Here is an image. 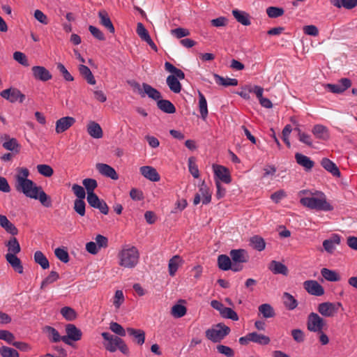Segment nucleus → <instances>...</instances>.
<instances>
[{
  "label": "nucleus",
  "instance_id": "35",
  "mask_svg": "<svg viewBox=\"0 0 357 357\" xmlns=\"http://www.w3.org/2000/svg\"><path fill=\"white\" fill-rule=\"evenodd\" d=\"M250 333L251 342L254 343L259 344L260 345H267L270 343L269 337L258 333L257 332H252Z\"/></svg>",
  "mask_w": 357,
  "mask_h": 357
},
{
  "label": "nucleus",
  "instance_id": "32",
  "mask_svg": "<svg viewBox=\"0 0 357 357\" xmlns=\"http://www.w3.org/2000/svg\"><path fill=\"white\" fill-rule=\"evenodd\" d=\"M80 75L86 80L89 84H95L96 79L93 75L91 70L84 65H79L78 67Z\"/></svg>",
  "mask_w": 357,
  "mask_h": 357
},
{
  "label": "nucleus",
  "instance_id": "57",
  "mask_svg": "<svg viewBox=\"0 0 357 357\" xmlns=\"http://www.w3.org/2000/svg\"><path fill=\"white\" fill-rule=\"evenodd\" d=\"M216 349L218 353L226 356L227 357H234V350L228 346L218 344L216 347Z\"/></svg>",
  "mask_w": 357,
  "mask_h": 357
},
{
  "label": "nucleus",
  "instance_id": "38",
  "mask_svg": "<svg viewBox=\"0 0 357 357\" xmlns=\"http://www.w3.org/2000/svg\"><path fill=\"white\" fill-rule=\"evenodd\" d=\"M6 246L8 248V251L7 254L17 255L21 250L20 245L15 237H11L6 243Z\"/></svg>",
  "mask_w": 357,
  "mask_h": 357
},
{
  "label": "nucleus",
  "instance_id": "64",
  "mask_svg": "<svg viewBox=\"0 0 357 357\" xmlns=\"http://www.w3.org/2000/svg\"><path fill=\"white\" fill-rule=\"evenodd\" d=\"M124 301V296L123 293L121 290H117L115 292L114 297V305L119 308L120 305L123 303Z\"/></svg>",
  "mask_w": 357,
  "mask_h": 357
},
{
  "label": "nucleus",
  "instance_id": "63",
  "mask_svg": "<svg viewBox=\"0 0 357 357\" xmlns=\"http://www.w3.org/2000/svg\"><path fill=\"white\" fill-rule=\"evenodd\" d=\"M171 34L177 38H181L190 35L188 29L184 28H176L171 30Z\"/></svg>",
  "mask_w": 357,
  "mask_h": 357
},
{
  "label": "nucleus",
  "instance_id": "50",
  "mask_svg": "<svg viewBox=\"0 0 357 357\" xmlns=\"http://www.w3.org/2000/svg\"><path fill=\"white\" fill-rule=\"evenodd\" d=\"M187 309L184 305L176 304L172 308L171 313L173 317L180 318L186 314Z\"/></svg>",
  "mask_w": 357,
  "mask_h": 357
},
{
  "label": "nucleus",
  "instance_id": "6",
  "mask_svg": "<svg viewBox=\"0 0 357 357\" xmlns=\"http://www.w3.org/2000/svg\"><path fill=\"white\" fill-rule=\"evenodd\" d=\"M314 210L325 212L333 210V206L328 200L326 195L321 191L314 192Z\"/></svg>",
  "mask_w": 357,
  "mask_h": 357
},
{
  "label": "nucleus",
  "instance_id": "36",
  "mask_svg": "<svg viewBox=\"0 0 357 357\" xmlns=\"http://www.w3.org/2000/svg\"><path fill=\"white\" fill-rule=\"evenodd\" d=\"M321 273L325 280L330 282H337L341 279L340 276L336 271L330 270L326 268H323L321 270Z\"/></svg>",
  "mask_w": 357,
  "mask_h": 357
},
{
  "label": "nucleus",
  "instance_id": "8",
  "mask_svg": "<svg viewBox=\"0 0 357 357\" xmlns=\"http://www.w3.org/2000/svg\"><path fill=\"white\" fill-rule=\"evenodd\" d=\"M1 96L10 102H15L19 101L22 102L25 100V96L21 93V91L15 88H10L3 90L1 93Z\"/></svg>",
  "mask_w": 357,
  "mask_h": 357
},
{
  "label": "nucleus",
  "instance_id": "55",
  "mask_svg": "<svg viewBox=\"0 0 357 357\" xmlns=\"http://www.w3.org/2000/svg\"><path fill=\"white\" fill-rule=\"evenodd\" d=\"M188 168L189 172L192 174V176L197 178L199 176V172L198 169V167L195 163V158L192 157H190L188 158Z\"/></svg>",
  "mask_w": 357,
  "mask_h": 357
},
{
  "label": "nucleus",
  "instance_id": "12",
  "mask_svg": "<svg viewBox=\"0 0 357 357\" xmlns=\"http://www.w3.org/2000/svg\"><path fill=\"white\" fill-rule=\"evenodd\" d=\"M96 168L98 172L106 177L110 178L113 180H117L119 176L116 170L111 166L104 163H97Z\"/></svg>",
  "mask_w": 357,
  "mask_h": 357
},
{
  "label": "nucleus",
  "instance_id": "13",
  "mask_svg": "<svg viewBox=\"0 0 357 357\" xmlns=\"http://www.w3.org/2000/svg\"><path fill=\"white\" fill-rule=\"evenodd\" d=\"M33 76L36 79L46 82L52 79V76L50 71L45 67L40 66H33L31 68Z\"/></svg>",
  "mask_w": 357,
  "mask_h": 357
},
{
  "label": "nucleus",
  "instance_id": "16",
  "mask_svg": "<svg viewBox=\"0 0 357 357\" xmlns=\"http://www.w3.org/2000/svg\"><path fill=\"white\" fill-rule=\"evenodd\" d=\"M215 176L225 183L231 182V176L229 170L222 165H213Z\"/></svg>",
  "mask_w": 357,
  "mask_h": 357
},
{
  "label": "nucleus",
  "instance_id": "53",
  "mask_svg": "<svg viewBox=\"0 0 357 357\" xmlns=\"http://www.w3.org/2000/svg\"><path fill=\"white\" fill-rule=\"evenodd\" d=\"M284 10L282 8L271 6L267 8L266 13L271 18H276L284 14Z\"/></svg>",
  "mask_w": 357,
  "mask_h": 357
},
{
  "label": "nucleus",
  "instance_id": "43",
  "mask_svg": "<svg viewBox=\"0 0 357 357\" xmlns=\"http://www.w3.org/2000/svg\"><path fill=\"white\" fill-rule=\"evenodd\" d=\"M34 261L39 264L42 268L47 269L50 267V263L47 257L41 251H36L34 253Z\"/></svg>",
  "mask_w": 357,
  "mask_h": 357
},
{
  "label": "nucleus",
  "instance_id": "18",
  "mask_svg": "<svg viewBox=\"0 0 357 357\" xmlns=\"http://www.w3.org/2000/svg\"><path fill=\"white\" fill-rule=\"evenodd\" d=\"M98 17L100 18V24L105 27L110 33H114L115 29L108 13L105 10H101L98 13Z\"/></svg>",
  "mask_w": 357,
  "mask_h": 357
},
{
  "label": "nucleus",
  "instance_id": "7",
  "mask_svg": "<svg viewBox=\"0 0 357 357\" xmlns=\"http://www.w3.org/2000/svg\"><path fill=\"white\" fill-rule=\"evenodd\" d=\"M341 307L342 303L339 302H324L318 305L317 310L322 316L331 317H333Z\"/></svg>",
  "mask_w": 357,
  "mask_h": 357
},
{
  "label": "nucleus",
  "instance_id": "24",
  "mask_svg": "<svg viewBox=\"0 0 357 357\" xmlns=\"http://www.w3.org/2000/svg\"><path fill=\"white\" fill-rule=\"evenodd\" d=\"M87 132L90 136L96 139H100L102 137V130L100 126L95 122L90 121L87 125Z\"/></svg>",
  "mask_w": 357,
  "mask_h": 357
},
{
  "label": "nucleus",
  "instance_id": "51",
  "mask_svg": "<svg viewBox=\"0 0 357 357\" xmlns=\"http://www.w3.org/2000/svg\"><path fill=\"white\" fill-rule=\"evenodd\" d=\"M0 354L2 357H20L17 350L6 346L0 348Z\"/></svg>",
  "mask_w": 357,
  "mask_h": 357
},
{
  "label": "nucleus",
  "instance_id": "62",
  "mask_svg": "<svg viewBox=\"0 0 357 357\" xmlns=\"http://www.w3.org/2000/svg\"><path fill=\"white\" fill-rule=\"evenodd\" d=\"M109 329L120 336L123 337L126 334V331L116 322H111L109 325Z\"/></svg>",
  "mask_w": 357,
  "mask_h": 357
},
{
  "label": "nucleus",
  "instance_id": "42",
  "mask_svg": "<svg viewBox=\"0 0 357 357\" xmlns=\"http://www.w3.org/2000/svg\"><path fill=\"white\" fill-rule=\"evenodd\" d=\"M218 264L220 269L228 271L231 267V259L225 255H220L218 258Z\"/></svg>",
  "mask_w": 357,
  "mask_h": 357
},
{
  "label": "nucleus",
  "instance_id": "31",
  "mask_svg": "<svg viewBox=\"0 0 357 357\" xmlns=\"http://www.w3.org/2000/svg\"><path fill=\"white\" fill-rule=\"evenodd\" d=\"M66 332L68 337L73 341H78L81 339L82 332L73 324H67L66 326Z\"/></svg>",
  "mask_w": 357,
  "mask_h": 357
},
{
  "label": "nucleus",
  "instance_id": "54",
  "mask_svg": "<svg viewBox=\"0 0 357 357\" xmlns=\"http://www.w3.org/2000/svg\"><path fill=\"white\" fill-rule=\"evenodd\" d=\"M221 316L226 319H230L233 321H238V316L235 311L230 307H225L220 313Z\"/></svg>",
  "mask_w": 357,
  "mask_h": 357
},
{
  "label": "nucleus",
  "instance_id": "47",
  "mask_svg": "<svg viewBox=\"0 0 357 357\" xmlns=\"http://www.w3.org/2000/svg\"><path fill=\"white\" fill-rule=\"evenodd\" d=\"M82 184L86 190L87 195L95 194L94 190L97 188V181L93 178H85L82 181Z\"/></svg>",
  "mask_w": 357,
  "mask_h": 357
},
{
  "label": "nucleus",
  "instance_id": "4",
  "mask_svg": "<svg viewBox=\"0 0 357 357\" xmlns=\"http://www.w3.org/2000/svg\"><path fill=\"white\" fill-rule=\"evenodd\" d=\"M101 335L107 341V343L104 344L107 350L110 352H114L119 349L124 354H128L129 349L121 338L107 332L102 333Z\"/></svg>",
  "mask_w": 357,
  "mask_h": 357
},
{
  "label": "nucleus",
  "instance_id": "28",
  "mask_svg": "<svg viewBox=\"0 0 357 357\" xmlns=\"http://www.w3.org/2000/svg\"><path fill=\"white\" fill-rule=\"evenodd\" d=\"M215 82L217 84L223 86H237L238 80L234 78L223 77L218 74L213 75Z\"/></svg>",
  "mask_w": 357,
  "mask_h": 357
},
{
  "label": "nucleus",
  "instance_id": "20",
  "mask_svg": "<svg viewBox=\"0 0 357 357\" xmlns=\"http://www.w3.org/2000/svg\"><path fill=\"white\" fill-rule=\"evenodd\" d=\"M5 257L6 261L16 272L20 274L23 273V266L21 260L16 256V255L6 254Z\"/></svg>",
  "mask_w": 357,
  "mask_h": 357
},
{
  "label": "nucleus",
  "instance_id": "58",
  "mask_svg": "<svg viewBox=\"0 0 357 357\" xmlns=\"http://www.w3.org/2000/svg\"><path fill=\"white\" fill-rule=\"evenodd\" d=\"M55 256L62 262L67 263L69 261V255L68 252L63 249L58 248L54 250Z\"/></svg>",
  "mask_w": 357,
  "mask_h": 357
},
{
  "label": "nucleus",
  "instance_id": "44",
  "mask_svg": "<svg viewBox=\"0 0 357 357\" xmlns=\"http://www.w3.org/2000/svg\"><path fill=\"white\" fill-rule=\"evenodd\" d=\"M44 332L47 334L48 338L51 341L54 342L61 341V335L54 328L47 326L44 328Z\"/></svg>",
  "mask_w": 357,
  "mask_h": 357
},
{
  "label": "nucleus",
  "instance_id": "10",
  "mask_svg": "<svg viewBox=\"0 0 357 357\" xmlns=\"http://www.w3.org/2000/svg\"><path fill=\"white\" fill-rule=\"evenodd\" d=\"M75 121V119L71 116H65L59 119L56 122V132L59 134L65 132L70 128Z\"/></svg>",
  "mask_w": 357,
  "mask_h": 357
},
{
  "label": "nucleus",
  "instance_id": "27",
  "mask_svg": "<svg viewBox=\"0 0 357 357\" xmlns=\"http://www.w3.org/2000/svg\"><path fill=\"white\" fill-rule=\"evenodd\" d=\"M321 166L335 176H340V172L337 165L328 158H323L321 161Z\"/></svg>",
  "mask_w": 357,
  "mask_h": 357
},
{
  "label": "nucleus",
  "instance_id": "22",
  "mask_svg": "<svg viewBox=\"0 0 357 357\" xmlns=\"http://www.w3.org/2000/svg\"><path fill=\"white\" fill-rule=\"evenodd\" d=\"M183 264V260L179 255H174L169 261L168 270L171 276H174L178 268Z\"/></svg>",
  "mask_w": 357,
  "mask_h": 357
},
{
  "label": "nucleus",
  "instance_id": "14",
  "mask_svg": "<svg viewBox=\"0 0 357 357\" xmlns=\"http://www.w3.org/2000/svg\"><path fill=\"white\" fill-rule=\"evenodd\" d=\"M136 31L142 40L146 42L150 45L151 49H153L155 51H157V46L152 40L148 31L146 29L142 23H137Z\"/></svg>",
  "mask_w": 357,
  "mask_h": 357
},
{
  "label": "nucleus",
  "instance_id": "19",
  "mask_svg": "<svg viewBox=\"0 0 357 357\" xmlns=\"http://www.w3.org/2000/svg\"><path fill=\"white\" fill-rule=\"evenodd\" d=\"M230 257L232 261L235 263H245L248 260L247 252L243 249L231 250Z\"/></svg>",
  "mask_w": 357,
  "mask_h": 357
},
{
  "label": "nucleus",
  "instance_id": "17",
  "mask_svg": "<svg viewBox=\"0 0 357 357\" xmlns=\"http://www.w3.org/2000/svg\"><path fill=\"white\" fill-rule=\"evenodd\" d=\"M140 173L147 179L151 181H158L160 175L156 169L150 166H143L140 167Z\"/></svg>",
  "mask_w": 357,
  "mask_h": 357
},
{
  "label": "nucleus",
  "instance_id": "23",
  "mask_svg": "<svg viewBox=\"0 0 357 357\" xmlns=\"http://www.w3.org/2000/svg\"><path fill=\"white\" fill-rule=\"evenodd\" d=\"M0 226L3 228L8 233L12 235H17L18 229L9 221L6 215L0 214Z\"/></svg>",
  "mask_w": 357,
  "mask_h": 357
},
{
  "label": "nucleus",
  "instance_id": "48",
  "mask_svg": "<svg viewBox=\"0 0 357 357\" xmlns=\"http://www.w3.org/2000/svg\"><path fill=\"white\" fill-rule=\"evenodd\" d=\"M61 314L68 321H73L77 317L76 312L70 307H63L61 309Z\"/></svg>",
  "mask_w": 357,
  "mask_h": 357
},
{
  "label": "nucleus",
  "instance_id": "59",
  "mask_svg": "<svg viewBox=\"0 0 357 357\" xmlns=\"http://www.w3.org/2000/svg\"><path fill=\"white\" fill-rule=\"evenodd\" d=\"M72 190L77 197L76 199H84L86 197V192L82 186L78 184H73L72 186Z\"/></svg>",
  "mask_w": 357,
  "mask_h": 357
},
{
  "label": "nucleus",
  "instance_id": "46",
  "mask_svg": "<svg viewBox=\"0 0 357 357\" xmlns=\"http://www.w3.org/2000/svg\"><path fill=\"white\" fill-rule=\"evenodd\" d=\"M259 311L262 314L264 318H271L275 316V312L273 308L271 306V305L264 303L259 307Z\"/></svg>",
  "mask_w": 357,
  "mask_h": 357
},
{
  "label": "nucleus",
  "instance_id": "40",
  "mask_svg": "<svg viewBox=\"0 0 357 357\" xmlns=\"http://www.w3.org/2000/svg\"><path fill=\"white\" fill-rule=\"evenodd\" d=\"M328 328L326 321L314 313V332L318 333L326 330Z\"/></svg>",
  "mask_w": 357,
  "mask_h": 357
},
{
  "label": "nucleus",
  "instance_id": "9",
  "mask_svg": "<svg viewBox=\"0 0 357 357\" xmlns=\"http://www.w3.org/2000/svg\"><path fill=\"white\" fill-rule=\"evenodd\" d=\"M86 199L91 207L99 209L104 215L108 214L109 207L107 204L104 200L100 199L96 194H89Z\"/></svg>",
  "mask_w": 357,
  "mask_h": 357
},
{
  "label": "nucleus",
  "instance_id": "52",
  "mask_svg": "<svg viewBox=\"0 0 357 357\" xmlns=\"http://www.w3.org/2000/svg\"><path fill=\"white\" fill-rule=\"evenodd\" d=\"M36 168L39 174L46 177H50L54 174L53 169L48 165H38Z\"/></svg>",
  "mask_w": 357,
  "mask_h": 357
},
{
  "label": "nucleus",
  "instance_id": "1",
  "mask_svg": "<svg viewBox=\"0 0 357 357\" xmlns=\"http://www.w3.org/2000/svg\"><path fill=\"white\" fill-rule=\"evenodd\" d=\"M29 174V169L25 167H19L16 169V174L14 176L15 190L27 197L38 199L44 206L50 207L52 206L50 197L40 186H38L33 181L28 178Z\"/></svg>",
  "mask_w": 357,
  "mask_h": 357
},
{
  "label": "nucleus",
  "instance_id": "2",
  "mask_svg": "<svg viewBox=\"0 0 357 357\" xmlns=\"http://www.w3.org/2000/svg\"><path fill=\"white\" fill-rule=\"evenodd\" d=\"M117 257L120 266L133 268L139 262V252L136 247L126 245L119 252Z\"/></svg>",
  "mask_w": 357,
  "mask_h": 357
},
{
  "label": "nucleus",
  "instance_id": "25",
  "mask_svg": "<svg viewBox=\"0 0 357 357\" xmlns=\"http://www.w3.org/2000/svg\"><path fill=\"white\" fill-rule=\"evenodd\" d=\"M128 334L134 337L135 341L139 345H142L145 341V333L141 329H135L132 328H128L126 329Z\"/></svg>",
  "mask_w": 357,
  "mask_h": 357
},
{
  "label": "nucleus",
  "instance_id": "3",
  "mask_svg": "<svg viewBox=\"0 0 357 357\" xmlns=\"http://www.w3.org/2000/svg\"><path fill=\"white\" fill-rule=\"evenodd\" d=\"M165 68L167 71L172 73V75H170L167 77L166 82L167 86L172 92L179 93L182 89V86L179 80L185 79L184 73L181 70L176 68L169 62H165Z\"/></svg>",
  "mask_w": 357,
  "mask_h": 357
},
{
  "label": "nucleus",
  "instance_id": "29",
  "mask_svg": "<svg viewBox=\"0 0 357 357\" xmlns=\"http://www.w3.org/2000/svg\"><path fill=\"white\" fill-rule=\"evenodd\" d=\"M250 245L257 251H262L266 248V242L260 236L255 235L250 238Z\"/></svg>",
  "mask_w": 357,
  "mask_h": 357
},
{
  "label": "nucleus",
  "instance_id": "45",
  "mask_svg": "<svg viewBox=\"0 0 357 357\" xmlns=\"http://www.w3.org/2000/svg\"><path fill=\"white\" fill-rule=\"evenodd\" d=\"M283 303L284 305L289 310H294L297 306L296 300L294 298L293 296L289 294V293H284L283 296Z\"/></svg>",
  "mask_w": 357,
  "mask_h": 357
},
{
  "label": "nucleus",
  "instance_id": "34",
  "mask_svg": "<svg viewBox=\"0 0 357 357\" xmlns=\"http://www.w3.org/2000/svg\"><path fill=\"white\" fill-rule=\"evenodd\" d=\"M158 107L162 112L167 114H174L176 112L174 105L167 100H159L157 102Z\"/></svg>",
  "mask_w": 357,
  "mask_h": 357
},
{
  "label": "nucleus",
  "instance_id": "33",
  "mask_svg": "<svg viewBox=\"0 0 357 357\" xmlns=\"http://www.w3.org/2000/svg\"><path fill=\"white\" fill-rule=\"evenodd\" d=\"M295 159L296 162L304 167L305 170H310L312 168V160H311L310 158L301 153H296L295 154Z\"/></svg>",
  "mask_w": 357,
  "mask_h": 357
},
{
  "label": "nucleus",
  "instance_id": "56",
  "mask_svg": "<svg viewBox=\"0 0 357 357\" xmlns=\"http://www.w3.org/2000/svg\"><path fill=\"white\" fill-rule=\"evenodd\" d=\"M59 278V275L58 273L56 271H51L50 275L44 280H43L40 288L44 289L47 285L49 284L53 283L54 282L56 281Z\"/></svg>",
  "mask_w": 357,
  "mask_h": 357
},
{
  "label": "nucleus",
  "instance_id": "60",
  "mask_svg": "<svg viewBox=\"0 0 357 357\" xmlns=\"http://www.w3.org/2000/svg\"><path fill=\"white\" fill-rule=\"evenodd\" d=\"M13 59L24 66H29V63L26 56L21 52H15L13 54Z\"/></svg>",
  "mask_w": 357,
  "mask_h": 357
},
{
  "label": "nucleus",
  "instance_id": "49",
  "mask_svg": "<svg viewBox=\"0 0 357 357\" xmlns=\"http://www.w3.org/2000/svg\"><path fill=\"white\" fill-rule=\"evenodd\" d=\"M86 204L84 199H75L74 201L73 209L80 216H84L86 213Z\"/></svg>",
  "mask_w": 357,
  "mask_h": 357
},
{
  "label": "nucleus",
  "instance_id": "61",
  "mask_svg": "<svg viewBox=\"0 0 357 357\" xmlns=\"http://www.w3.org/2000/svg\"><path fill=\"white\" fill-rule=\"evenodd\" d=\"M199 195L202 197V203L207 204L211 202V195L208 192V189L206 186L202 185L199 188Z\"/></svg>",
  "mask_w": 357,
  "mask_h": 357
},
{
  "label": "nucleus",
  "instance_id": "15",
  "mask_svg": "<svg viewBox=\"0 0 357 357\" xmlns=\"http://www.w3.org/2000/svg\"><path fill=\"white\" fill-rule=\"evenodd\" d=\"M341 241V237L337 234H334L328 239L323 242L324 250L328 253H333L335 250L336 245H339Z\"/></svg>",
  "mask_w": 357,
  "mask_h": 357
},
{
  "label": "nucleus",
  "instance_id": "11",
  "mask_svg": "<svg viewBox=\"0 0 357 357\" xmlns=\"http://www.w3.org/2000/svg\"><path fill=\"white\" fill-rule=\"evenodd\" d=\"M351 82L349 79L342 78L337 84H327L326 88H328L329 89V91L333 93H340L344 92L348 88H349L351 86Z\"/></svg>",
  "mask_w": 357,
  "mask_h": 357
},
{
  "label": "nucleus",
  "instance_id": "5",
  "mask_svg": "<svg viewBox=\"0 0 357 357\" xmlns=\"http://www.w3.org/2000/svg\"><path fill=\"white\" fill-rule=\"evenodd\" d=\"M229 333V327L223 324H218L207 329L205 335L208 340L217 343L221 342Z\"/></svg>",
  "mask_w": 357,
  "mask_h": 357
},
{
  "label": "nucleus",
  "instance_id": "21",
  "mask_svg": "<svg viewBox=\"0 0 357 357\" xmlns=\"http://www.w3.org/2000/svg\"><path fill=\"white\" fill-rule=\"evenodd\" d=\"M268 269L274 274H282L284 275L288 274L287 267L281 262L275 260L270 262Z\"/></svg>",
  "mask_w": 357,
  "mask_h": 357
},
{
  "label": "nucleus",
  "instance_id": "30",
  "mask_svg": "<svg viewBox=\"0 0 357 357\" xmlns=\"http://www.w3.org/2000/svg\"><path fill=\"white\" fill-rule=\"evenodd\" d=\"M142 88L144 90V93L147 95L149 98L157 100V102L160 99V92L157 89H154L153 87H152L151 85L146 83H143Z\"/></svg>",
  "mask_w": 357,
  "mask_h": 357
},
{
  "label": "nucleus",
  "instance_id": "41",
  "mask_svg": "<svg viewBox=\"0 0 357 357\" xmlns=\"http://www.w3.org/2000/svg\"><path fill=\"white\" fill-rule=\"evenodd\" d=\"M301 203L310 208H312V192L310 190H303L300 192Z\"/></svg>",
  "mask_w": 357,
  "mask_h": 357
},
{
  "label": "nucleus",
  "instance_id": "37",
  "mask_svg": "<svg viewBox=\"0 0 357 357\" xmlns=\"http://www.w3.org/2000/svg\"><path fill=\"white\" fill-rule=\"evenodd\" d=\"M199 109L203 120H205L208 116L207 102L204 94L199 91Z\"/></svg>",
  "mask_w": 357,
  "mask_h": 357
},
{
  "label": "nucleus",
  "instance_id": "26",
  "mask_svg": "<svg viewBox=\"0 0 357 357\" xmlns=\"http://www.w3.org/2000/svg\"><path fill=\"white\" fill-rule=\"evenodd\" d=\"M232 14L236 21L244 26H248L251 24L250 20V15L245 11L234 9L232 10Z\"/></svg>",
  "mask_w": 357,
  "mask_h": 357
},
{
  "label": "nucleus",
  "instance_id": "39",
  "mask_svg": "<svg viewBox=\"0 0 357 357\" xmlns=\"http://www.w3.org/2000/svg\"><path fill=\"white\" fill-rule=\"evenodd\" d=\"M314 137L326 140L329 137V134L326 127L322 125L314 126Z\"/></svg>",
  "mask_w": 357,
  "mask_h": 357
}]
</instances>
